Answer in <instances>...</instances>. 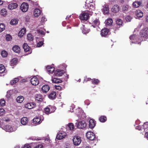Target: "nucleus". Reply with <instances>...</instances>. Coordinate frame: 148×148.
Listing matches in <instances>:
<instances>
[{
	"mask_svg": "<svg viewBox=\"0 0 148 148\" xmlns=\"http://www.w3.org/2000/svg\"><path fill=\"white\" fill-rule=\"evenodd\" d=\"M2 127L6 131L9 132H12L15 131L17 128V126L15 125H7Z\"/></svg>",
	"mask_w": 148,
	"mask_h": 148,
	"instance_id": "nucleus-1",
	"label": "nucleus"
},
{
	"mask_svg": "<svg viewBox=\"0 0 148 148\" xmlns=\"http://www.w3.org/2000/svg\"><path fill=\"white\" fill-rule=\"evenodd\" d=\"M73 141V144L75 146L79 145L82 141L81 137L79 136H75L74 137Z\"/></svg>",
	"mask_w": 148,
	"mask_h": 148,
	"instance_id": "nucleus-2",
	"label": "nucleus"
},
{
	"mask_svg": "<svg viewBox=\"0 0 148 148\" xmlns=\"http://www.w3.org/2000/svg\"><path fill=\"white\" fill-rule=\"evenodd\" d=\"M77 127L79 129H83L85 128L86 126V124L84 121H78L76 123Z\"/></svg>",
	"mask_w": 148,
	"mask_h": 148,
	"instance_id": "nucleus-3",
	"label": "nucleus"
},
{
	"mask_svg": "<svg viewBox=\"0 0 148 148\" xmlns=\"http://www.w3.org/2000/svg\"><path fill=\"white\" fill-rule=\"evenodd\" d=\"M76 113L79 117L84 118L86 117L85 113L83 112V110L80 108H79L77 110Z\"/></svg>",
	"mask_w": 148,
	"mask_h": 148,
	"instance_id": "nucleus-4",
	"label": "nucleus"
},
{
	"mask_svg": "<svg viewBox=\"0 0 148 148\" xmlns=\"http://www.w3.org/2000/svg\"><path fill=\"white\" fill-rule=\"evenodd\" d=\"M142 37L145 38H148V29L145 28L143 29L140 33Z\"/></svg>",
	"mask_w": 148,
	"mask_h": 148,
	"instance_id": "nucleus-5",
	"label": "nucleus"
},
{
	"mask_svg": "<svg viewBox=\"0 0 148 148\" xmlns=\"http://www.w3.org/2000/svg\"><path fill=\"white\" fill-rule=\"evenodd\" d=\"M86 136L87 138L92 140L95 138V136L94 133L91 132H88L86 134Z\"/></svg>",
	"mask_w": 148,
	"mask_h": 148,
	"instance_id": "nucleus-6",
	"label": "nucleus"
},
{
	"mask_svg": "<svg viewBox=\"0 0 148 148\" xmlns=\"http://www.w3.org/2000/svg\"><path fill=\"white\" fill-rule=\"evenodd\" d=\"M92 26L94 27H97L100 24V22L98 18H95L94 17L92 20Z\"/></svg>",
	"mask_w": 148,
	"mask_h": 148,
	"instance_id": "nucleus-7",
	"label": "nucleus"
},
{
	"mask_svg": "<svg viewBox=\"0 0 148 148\" xmlns=\"http://www.w3.org/2000/svg\"><path fill=\"white\" fill-rule=\"evenodd\" d=\"M29 8V5L27 3H23L21 6V9L23 12H27Z\"/></svg>",
	"mask_w": 148,
	"mask_h": 148,
	"instance_id": "nucleus-8",
	"label": "nucleus"
},
{
	"mask_svg": "<svg viewBox=\"0 0 148 148\" xmlns=\"http://www.w3.org/2000/svg\"><path fill=\"white\" fill-rule=\"evenodd\" d=\"M86 5L90 9L92 10L95 9V4L93 2H90L88 0H87L86 2Z\"/></svg>",
	"mask_w": 148,
	"mask_h": 148,
	"instance_id": "nucleus-9",
	"label": "nucleus"
},
{
	"mask_svg": "<svg viewBox=\"0 0 148 148\" xmlns=\"http://www.w3.org/2000/svg\"><path fill=\"white\" fill-rule=\"evenodd\" d=\"M89 16V14L88 13L84 12L80 15L79 18L81 20H87L88 19Z\"/></svg>",
	"mask_w": 148,
	"mask_h": 148,
	"instance_id": "nucleus-10",
	"label": "nucleus"
},
{
	"mask_svg": "<svg viewBox=\"0 0 148 148\" xmlns=\"http://www.w3.org/2000/svg\"><path fill=\"white\" fill-rule=\"evenodd\" d=\"M130 38V40H132V43H136L138 40H139L138 36L135 35H131Z\"/></svg>",
	"mask_w": 148,
	"mask_h": 148,
	"instance_id": "nucleus-11",
	"label": "nucleus"
},
{
	"mask_svg": "<svg viewBox=\"0 0 148 148\" xmlns=\"http://www.w3.org/2000/svg\"><path fill=\"white\" fill-rule=\"evenodd\" d=\"M36 104L34 102L27 103L25 105V108L28 109H31L35 107Z\"/></svg>",
	"mask_w": 148,
	"mask_h": 148,
	"instance_id": "nucleus-12",
	"label": "nucleus"
},
{
	"mask_svg": "<svg viewBox=\"0 0 148 148\" xmlns=\"http://www.w3.org/2000/svg\"><path fill=\"white\" fill-rule=\"evenodd\" d=\"M31 82L33 85L36 86L38 84L39 82L38 79L34 76L31 79Z\"/></svg>",
	"mask_w": 148,
	"mask_h": 148,
	"instance_id": "nucleus-13",
	"label": "nucleus"
},
{
	"mask_svg": "<svg viewBox=\"0 0 148 148\" xmlns=\"http://www.w3.org/2000/svg\"><path fill=\"white\" fill-rule=\"evenodd\" d=\"M64 71L62 70L57 69L54 72V75L56 76H61L64 73Z\"/></svg>",
	"mask_w": 148,
	"mask_h": 148,
	"instance_id": "nucleus-14",
	"label": "nucleus"
},
{
	"mask_svg": "<svg viewBox=\"0 0 148 148\" xmlns=\"http://www.w3.org/2000/svg\"><path fill=\"white\" fill-rule=\"evenodd\" d=\"M67 135V134L65 132H60L58 134L56 138L58 140H61L64 138Z\"/></svg>",
	"mask_w": 148,
	"mask_h": 148,
	"instance_id": "nucleus-15",
	"label": "nucleus"
},
{
	"mask_svg": "<svg viewBox=\"0 0 148 148\" xmlns=\"http://www.w3.org/2000/svg\"><path fill=\"white\" fill-rule=\"evenodd\" d=\"M109 30L107 28H104L101 30V35L102 37H106L108 34Z\"/></svg>",
	"mask_w": 148,
	"mask_h": 148,
	"instance_id": "nucleus-16",
	"label": "nucleus"
},
{
	"mask_svg": "<svg viewBox=\"0 0 148 148\" xmlns=\"http://www.w3.org/2000/svg\"><path fill=\"white\" fill-rule=\"evenodd\" d=\"M122 21L120 19H118L116 21V24L115 25L116 29H118L122 26Z\"/></svg>",
	"mask_w": 148,
	"mask_h": 148,
	"instance_id": "nucleus-17",
	"label": "nucleus"
},
{
	"mask_svg": "<svg viewBox=\"0 0 148 148\" xmlns=\"http://www.w3.org/2000/svg\"><path fill=\"white\" fill-rule=\"evenodd\" d=\"M41 11L38 8H36L34 9L33 12V15L35 17H38L40 14Z\"/></svg>",
	"mask_w": 148,
	"mask_h": 148,
	"instance_id": "nucleus-18",
	"label": "nucleus"
},
{
	"mask_svg": "<svg viewBox=\"0 0 148 148\" xmlns=\"http://www.w3.org/2000/svg\"><path fill=\"white\" fill-rule=\"evenodd\" d=\"M18 6V5L16 3H11L8 5V8L10 10H12L16 8Z\"/></svg>",
	"mask_w": 148,
	"mask_h": 148,
	"instance_id": "nucleus-19",
	"label": "nucleus"
},
{
	"mask_svg": "<svg viewBox=\"0 0 148 148\" xmlns=\"http://www.w3.org/2000/svg\"><path fill=\"white\" fill-rule=\"evenodd\" d=\"M23 48L25 51L26 52H29L28 54H30L31 53V51L30 50L29 47L27 44L26 43H24L23 45Z\"/></svg>",
	"mask_w": 148,
	"mask_h": 148,
	"instance_id": "nucleus-20",
	"label": "nucleus"
},
{
	"mask_svg": "<svg viewBox=\"0 0 148 148\" xmlns=\"http://www.w3.org/2000/svg\"><path fill=\"white\" fill-rule=\"evenodd\" d=\"M42 121L40 117H36L33 119V123L35 124H39Z\"/></svg>",
	"mask_w": 148,
	"mask_h": 148,
	"instance_id": "nucleus-21",
	"label": "nucleus"
},
{
	"mask_svg": "<svg viewBox=\"0 0 148 148\" xmlns=\"http://www.w3.org/2000/svg\"><path fill=\"white\" fill-rule=\"evenodd\" d=\"M50 89L49 86L47 85H44L42 86L41 90L43 93H46L49 91Z\"/></svg>",
	"mask_w": 148,
	"mask_h": 148,
	"instance_id": "nucleus-22",
	"label": "nucleus"
},
{
	"mask_svg": "<svg viewBox=\"0 0 148 148\" xmlns=\"http://www.w3.org/2000/svg\"><path fill=\"white\" fill-rule=\"evenodd\" d=\"M120 10L119 6L117 5H115L113 6L111 10L113 12L117 13Z\"/></svg>",
	"mask_w": 148,
	"mask_h": 148,
	"instance_id": "nucleus-23",
	"label": "nucleus"
},
{
	"mask_svg": "<svg viewBox=\"0 0 148 148\" xmlns=\"http://www.w3.org/2000/svg\"><path fill=\"white\" fill-rule=\"evenodd\" d=\"M47 70L49 73H52L54 71V67L50 66H48L46 67Z\"/></svg>",
	"mask_w": 148,
	"mask_h": 148,
	"instance_id": "nucleus-24",
	"label": "nucleus"
},
{
	"mask_svg": "<svg viewBox=\"0 0 148 148\" xmlns=\"http://www.w3.org/2000/svg\"><path fill=\"white\" fill-rule=\"evenodd\" d=\"M81 29L82 31V33L84 34H86L88 33L90 31V29L86 28L85 27L84 25H83L81 27Z\"/></svg>",
	"mask_w": 148,
	"mask_h": 148,
	"instance_id": "nucleus-25",
	"label": "nucleus"
},
{
	"mask_svg": "<svg viewBox=\"0 0 148 148\" xmlns=\"http://www.w3.org/2000/svg\"><path fill=\"white\" fill-rule=\"evenodd\" d=\"M26 29L25 28H23L20 31L18 34V36L20 37L23 36L26 32Z\"/></svg>",
	"mask_w": 148,
	"mask_h": 148,
	"instance_id": "nucleus-26",
	"label": "nucleus"
},
{
	"mask_svg": "<svg viewBox=\"0 0 148 148\" xmlns=\"http://www.w3.org/2000/svg\"><path fill=\"white\" fill-rule=\"evenodd\" d=\"M12 50L14 52L16 53H18L20 51V49L18 46L15 45L12 47Z\"/></svg>",
	"mask_w": 148,
	"mask_h": 148,
	"instance_id": "nucleus-27",
	"label": "nucleus"
},
{
	"mask_svg": "<svg viewBox=\"0 0 148 148\" xmlns=\"http://www.w3.org/2000/svg\"><path fill=\"white\" fill-rule=\"evenodd\" d=\"M51 80L53 83H61L62 82V80L60 79L53 77H52Z\"/></svg>",
	"mask_w": 148,
	"mask_h": 148,
	"instance_id": "nucleus-28",
	"label": "nucleus"
},
{
	"mask_svg": "<svg viewBox=\"0 0 148 148\" xmlns=\"http://www.w3.org/2000/svg\"><path fill=\"white\" fill-rule=\"evenodd\" d=\"M130 9V7L128 5H124L122 6V10L124 12H125Z\"/></svg>",
	"mask_w": 148,
	"mask_h": 148,
	"instance_id": "nucleus-29",
	"label": "nucleus"
},
{
	"mask_svg": "<svg viewBox=\"0 0 148 148\" xmlns=\"http://www.w3.org/2000/svg\"><path fill=\"white\" fill-rule=\"evenodd\" d=\"M95 123L93 119H91L89 120V125L90 128H93L95 126Z\"/></svg>",
	"mask_w": 148,
	"mask_h": 148,
	"instance_id": "nucleus-30",
	"label": "nucleus"
},
{
	"mask_svg": "<svg viewBox=\"0 0 148 148\" xmlns=\"http://www.w3.org/2000/svg\"><path fill=\"white\" fill-rule=\"evenodd\" d=\"M28 119L27 117L23 118L21 120V122L22 124L23 125H25L27 123Z\"/></svg>",
	"mask_w": 148,
	"mask_h": 148,
	"instance_id": "nucleus-31",
	"label": "nucleus"
},
{
	"mask_svg": "<svg viewBox=\"0 0 148 148\" xmlns=\"http://www.w3.org/2000/svg\"><path fill=\"white\" fill-rule=\"evenodd\" d=\"M136 15L138 17H141L143 16V13L141 10H138L136 12Z\"/></svg>",
	"mask_w": 148,
	"mask_h": 148,
	"instance_id": "nucleus-32",
	"label": "nucleus"
},
{
	"mask_svg": "<svg viewBox=\"0 0 148 148\" xmlns=\"http://www.w3.org/2000/svg\"><path fill=\"white\" fill-rule=\"evenodd\" d=\"M105 22L106 25H110L113 23V20L111 18H108L107 20H106Z\"/></svg>",
	"mask_w": 148,
	"mask_h": 148,
	"instance_id": "nucleus-33",
	"label": "nucleus"
},
{
	"mask_svg": "<svg viewBox=\"0 0 148 148\" xmlns=\"http://www.w3.org/2000/svg\"><path fill=\"white\" fill-rule=\"evenodd\" d=\"M18 22V20L17 18L12 19L10 22V23L11 25H15L17 24Z\"/></svg>",
	"mask_w": 148,
	"mask_h": 148,
	"instance_id": "nucleus-34",
	"label": "nucleus"
},
{
	"mask_svg": "<svg viewBox=\"0 0 148 148\" xmlns=\"http://www.w3.org/2000/svg\"><path fill=\"white\" fill-rule=\"evenodd\" d=\"M24 100V97L21 96H18L16 98L17 102L18 103H22Z\"/></svg>",
	"mask_w": 148,
	"mask_h": 148,
	"instance_id": "nucleus-35",
	"label": "nucleus"
},
{
	"mask_svg": "<svg viewBox=\"0 0 148 148\" xmlns=\"http://www.w3.org/2000/svg\"><path fill=\"white\" fill-rule=\"evenodd\" d=\"M43 98L42 96L40 95H36L35 96V99L38 101H42Z\"/></svg>",
	"mask_w": 148,
	"mask_h": 148,
	"instance_id": "nucleus-36",
	"label": "nucleus"
},
{
	"mask_svg": "<svg viewBox=\"0 0 148 148\" xmlns=\"http://www.w3.org/2000/svg\"><path fill=\"white\" fill-rule=\"evenodd\" d=\"M56 92L53 91L49 95V97L51 99H54L56 98Z\"/></svg>",
	"mask_w": 148,
	"mask_h": 148,
	"instance_id": "nucleus-37",
	"label": "nucleus"
},
{
	"mask_svg": "<svg viewBox=\"0 0 148 148\" xmlns=\"http://www.w3.org/2000/svg\"><path fill=\"white\" fill-rule=\"evenodd\" d=\"M67 127L69 130L73 131V130L74 127L73 123H70L68 124Z\"/></svg>",
	"mask_w": 148,
	"mask_h": 148,
	"instance_id": "nucleus-38",
	"label": "nucleus"
},
{
	"mask_svg": "<svg viewBox=\"0 0 148 148\" xmlns=\"http://www.w3.org/2000/svg\"><path fill=\"white\" fill-rule=\"evenodd\" d=\"M10 121V119L8 117H4L2 119H0V123H3V122H8Z\"/></svg>",
	"mask_w": 148,
	"mask_h": 148,
	"instance_id": "nucleus-39",
	"label": "nucleus"
},
{
	"mask_svg": "<svg viewBox=\"0 0 148 148\" xmlns=\"http://www.w3.org/2000/svg\"><path fill=\"white\" fill-rule=\"evenodd\" d=\"M141 4V3L138 1H136L134 2L132 4L133 6L135 8H138L139 6Z\"/></svg>",
	"mask_w": 148,
	"mask_h": 148,
	"instance_id": "nucleus-40",
	"label": "nucleus"
},
{
	"mask_svg": "<svg viewBox=\"0 0 148 148\" xmlns=\"http://www.w3.org/2000/svg\"><path fill=\"white\" fill-rule=\"evenodd\" d=\"M27 39L29 41H32L34 39L33 36L31 34H29L27 35Z\"/></svg>",
	"mask_w": 148,
	"mask_h": 148,
	"instance_id": "nucleus-41",
	"label": "nucleus"
},
{
	"mask_svg": "<svg viewBox=\"0 0 148 148\" xmlns=\"http://www.w3.org/2000/svg\"><path fill=\"white\" fill-rule=\"evenodd\" d=\"M17 62V59L16 58H14L11 61V65L12 66L16 65Z\"/></svg>",
	"mask_w": 148,
	"mask_h": 148,
	"instance_id": "nucleus-42",
	"label": "nucleus"
},
{
	"mask_svg": "<svg viewBox=\"0 0 148 148\" xmlns=\"http://www.w3.org/2000/svg\"><path fill=\"white\" fill-rule=\"evenodd\" d=\"M103 13L107 14L109 12V8L108 6H106L102 9Z\"/></svg>",
	"mask_w": 148,
	"mask_h": 148,
	"instance_id": "nucleus-43",
	"label": "nucleus"
},
{
	"mask_svg": "<svg viewBox=\"0 0 148 148\" xmlns=\"http://www.w3.org/2000/svg\"><path fill=\"white\" fill-rule=\"evenodd\" d=\"M44 112L46 114H48L51 113V112H50V107H49V106L45 108L44 110Z\"/></svg>",
	"mask_w": 148,
	"mask_h": 148,
	"instance_id": "nucleus-44",
	"label": "nucleus"
},
{
	"mask_svg": "<svg viewBox=\"0 0 148 148\" xmlns=\"http://www.w3.org/2000/svg\"><path fill=\"white\" fill-rule=\"evenodd\" d=\"M1 15L3 16H5L7 14V12L5 9H2L1 11Z\"/></svg>",
	"mask_w": 148,
	"mask_h": 148,
	"instance_id": "nucleus-45",
	"label": "nucleus"
},
{
	"mask_svg": "<svg viewBox=\"0 0 148 148\" xmlns=\"http://www.w3.org/2000/svg\"><path fill=\"white\" fill-rule=\"evenodd\" d=\"M18 81V78H14L13 80L11 81L10 83L12 85H13L16 83Z\"/></svg>",
	"mask_w": 148,
	"mask_h": 148,
	"instance_id": "nucleus-46",
	"label": "nucleus"
},
{
	"mask_svg": "<svg viewBox=\"0 0 148 148\" xmlns=\"http://www.w3.org/2000/svg\"><path fill=\"white\" fill-rule=\"evenodd\" d=\"M13 92L12 90H9L7 92L6 97L7 98H9L13 94Z\"/></svg>",
	"mask_w": 148,
	"mask_h": 148,
	"instance_id": "nucleus-47",
	"label": "nucleus"
},
{
	"mask_svg": "<svg viewBox=\"0 0 148 148\" xmlns=\"http://www.w3.org/2000/svg\"><path fill=\"white\" fill-rule=\"evenodd\" d=\"M5 70L4 66L2 65H0V73H3Z\"/></svg>",
	"mask_w": 148,
	"mask_h": 148,
	"instance_id": "nucleus-48",
	"label": "nucleus"
},
{
	"mask_svg": "<svg viewBox=\"0 0 148 148\" xmlns=\"http://www.w3.org/2000/svg\"><path fill=\"white\" fill-rule=\"evenodd\" d=\"M107 118L106 116H101L99 118V120L101 122H104L106 120Z\"/></svg>",
	"mask_w": 148,
	"mask_h": 148,
	"instance_id": "nucleus-49",
	"label": "nucleus"
},
{
	"mask_svg": "<svg viewBox=\"0 0 148 148\" xmlns=\"http://www.w3.org/2000/svg\"><path fill=\"white\" fill-rule=\"evenodd\" d=\"M1 54L3 57H6L7 56L8 54L6 51L3 50L1 52Z\"/></svg>",
	"mask_w": 148,
	"mask_h": 148,
	"instance_id": "nucleus-50",
	"label": "nucleus"
},
{
	"mask_svg": "<svg viewBox=\"0 0 148 148\" xmlns=\"http://www.w3.org/2000/svg\"><path fill=\"white\" fill-rule=\"evenodd\" d=\"M5 25L3 24H0V32H2L5 30Z\"/></svg>",
	"mask_w": 148,
	"mask_h": 148,
	"instance_id": "nucleus-51",
	"label": "nucleus"
},
{
	"mask_svg": "<svg viewBox=\"0 0 148 148\" xmlns=\"http://www.w3.org/2000/svg\"><path fill=\"white\" fill-rule=\"evenodd\" d=\"M92 82L93 84H97L99 82V81L98 79H92Z\"/></svg>",
	"mask_w": 148,
	"mask_h": 148,
	"instance_id": "nucleus-52",
	"label": "nucleus"
},
{
	"mask_svg": "<svg viewBox=\"0 0 148 148\" xmlns=\"http://www.w3.org/2000/svg\"><path fill=\"white\" fill-rule=\"evenodd\" d=\"M5 104V101L4 99L0 100V107L4 106Z\"/></svg>",
	"mask_w": 148,
	"mask_h": 148,
	"instance_id": "nucleus-53",
	"label": "nucleus"
},
{
	"mask_svg": "<svg viewBox=\"0 0 148 148\" xmlns=\"http://www.w3.org/2000/svg\"><path fill=\"white\" fill-rule=\"evenodd\" d=\"M49 107H50V112L51 113L53 112L56 110V108L54 106H49Z\"/></svg>",
	"mask_w": 148,
	"mask_h": 148,
	"instance_id": "nucleus-54",
	"label": "nucleus"
},
{
	"mask_svg": "<svg viewBox=\"0 0 148 148\" xmlns=\"http://www.w3.org/2000/svg\"><path fill=\"white\" fill-rule=\"evenodd\" d=\"M12 38L11 36L9 34H7L6 35V40L10 41Z\"/></svg>",
	"mask_w": 148,
	"mask_h": 148,
	"instance_id": "nucleus-55",
	"label": "nucleus"
},
{
	"mask_svg": "<svg viewBox=\"0 0 148 148\" xmlns=\"http://www.w3.org/2000/svg\"><path fill=\"white\" fill-rule=\"evenodd\" d=\"M132 18L130 16L128 15L126 17L125 19L127 21L130 22L132 20Z\"/></svg>",
	"mask_w": 148,
	"mask_h": 148,
	"instance_id": "nucleus-56",
	"label": "nucleus"
},
{
	"mask_svg": "<svg viewBox=\"0 0 148 148\" xmlns=\"http://www.w3.org/2000/svg\"><path fill=\"white\" fill-rule=\"evenodd\" d=\"M5 113V110L3 108H0V116L3 115Z\"/></svg>",
	"mask_w": 148,
	"mask_h": 148,
	"instance_id": "nucleus-57",
	"label": "nucleus"
},
{
	"mask_svg": "<svg viewBox=\"0 0 148 148\" xmlns=\"http://www.w3.org/2000/svg\"><path fill=\"white\" fill-rule=\"evenodd\" d=\"M43 44V42L40 41L37 44L36 47H40L42 46Z\"/></svg>",
	"mask_w": 148,
	"mask_h": 148,
	"instance_id": "nucleus-58",
	"label": "nucleus"
},
{
	"mask_svg": "<svg viewBox=\"0 0 148 148\" xmlns=\"http://www.w3.org/2000/svg\"><path fill=\"white\" fill-rule=\"evenodd\" d=\"M143 127L144 129H146L148 128V123H145L143 125Z\"/></svg>",
	"mask_w": 148,
	"mask_h": 148,
	"instance_id": "nucleus-59",
	"label": "nucleus"
},
{
	"mask_svg": "<svg viewBox=\"0 0 148 148\" xmlns=\"http://www.w3.org/2000/svg\"><path fill=\"white\" fill-rule=\"evenodd\" d=\"M91 80V79L90 78L86 77L85 78V79H84V82H86L88 81H90Z\"/></svg>",
	"mask_w": 148,
	"mask_h": 148,
	"instance_id": "nucleus-60",
	"label": "nucleus"
},
{
	"mask_svg": "<svg viewBox=\"0 0 148 148\" xmlns=\"http://www.w3.org/2000/svg\"><path fill=\"white\" fill-rule=\"evenodd\" d=\"M38 32L39 34L42 35H44L45 33V32L42 30H38Z\"/></svg>",
	"mask_w": 148,
	"mask_h": 148,
	"instance_id": "nucleus-61",
	"label": "nucleus"
},
{
	"mask_svg": "<svg viewBox=\"0 0 148 148\" xmlns=\"http://www.w3.org/2000/svg\"><path fill=\"white\" fill-rule=\"evenodd\" d=\"M47 20V19L44 17L43 16L42 17L41 20V22L43 23Z\"/></svg>",
	"mask_w": 148,
	"mask_h": 148,
	"instance_id": "nucleus-62",
	"label": "nucleus"
},
{
	"mask_svg": "<svg viewBox=\"0 0 148 148\" xmlns=\"http://www.w3.org/2000/svg\"><path fill=\"white\" fill-rule=\"evenodd\" d=\"M43 146L42 144L38 145L35 147L34 148H42Z\"/></svg>",
	"mask_w": 148,
	"mask_h": 148,
	"instance_id": "nucleus-63",
	"label": "nucleus"
},
{
	"mask_svg": "<svg viewBox=\"0 0 148 148\" xmlns=\"http://www.w3.org/2000/svg\"><path fill=\"white\" fill-rule=\"evenodd\" d=\"M22 148H31V147L29 145L26 144Z\"/></svg>",
	"mask_w": 148,
	"mask_h": 148,
	"instance_id": "nucleus-64",
	"label": "nucleus"
}]
</instances>
